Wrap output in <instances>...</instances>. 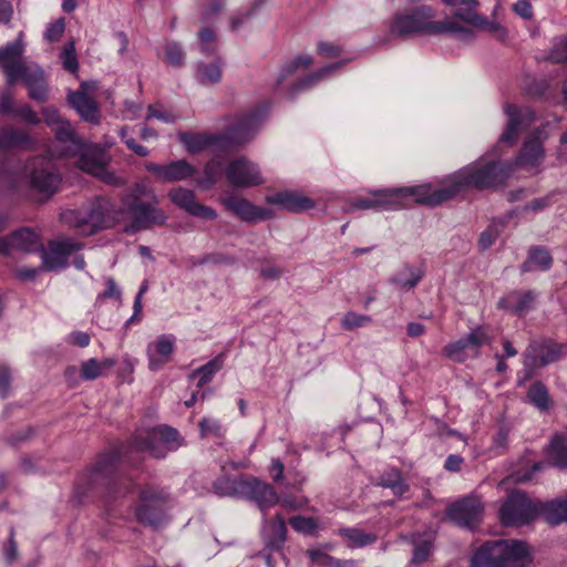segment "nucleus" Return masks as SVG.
<instances>
[{"label": "nucleus", "mask_w": 567, "mask_h": 567, "mask_svg": "<svg viewBox=\"0 0 567 567\" xmlns=\"http://www.w3.org/2000/svg\"><path fill=\"white\" fill-rule=\"evenodd\" d=\"M347 62H348V60H342V61H339V62L330 63L328 65L322 66L318 71H316V72H313V73H311V74H309V75L298 80L297 82H295L291 85L289 94H288L289 97L292 99L299 92L313 86L315 84H317L321 80H323L327 76H329L332 72H334L338 69H340Z\"/></svg>", "instance_id": "34"}, {"label": "nucleus", "mask_w": 567, "mask_h": 567, "mask_svg": "<svg viewBox=\"0 0 567 567\" xmlns=\"http://www.w3.org/2000/svg\"><path fill=\"white\" fill-rule=\"evenodd\" d=\"M527 398L529 402L539 410H546L548 408V392L546 386L540 382L532 384L527 392Z\"/></svg>", "instance_id": "47"}, {"label": "nucleus", "mask_w": 567, "mask_h": 567, "mask_svg": "<svg viewBox=\"0 0 567 567\" xmlns=\"http://www.w3.org/2000/svg\"><path fill=\"white\" fill-rule=\"evenodd\" d=\"M168 197L176 206L195 217L206 220H213L217 217L215 209L196 202L195 193L190 189L184 187L172 188Z\"/></svg>", "instance_id": "23"}, {"label": "nucleus", "mask_w": 567, "mask_h": 567, "mask_svg": "<svg viewBox=\"0 0 567 567\" xmlns=\"http://www.w3.org/2000/svg\"><path fill=\"white\" fill-rule=\"evenodd\" d=\"M372 318L368 315H360L354 311L347 312L341 319V327L344 330H353L370 324Z\"/></svg>", "instance_id": "51"}, {"label": "nucleus", "mask_w": 567, "mask_h": 567, "mask_svg": "<svg viewBox=\"0 0 567 567\" xmlns=\"http://www.w3.org/2000/svg\"><path fill=\"white\" fill-rule=\"evenodd\" d=\"M482 512L481 501L475 496H467L453 503L447 508L446 515L456 525L473 529L478 524Z\"/></svg>", "instance_id": "18"}, {"label": "nucleus", "mask_w": 567, "mask_h": 567, "mask_svg": "<svg viewBox=\"0 0 567 567\" xmlns=\"http://www.w3.org/2000/svg\"><path fill=\"white\" fill-rule=\"evenodd\" d=\"M433 550V543L430 539H420L413 542V554L411 564L420 565L425 563Z\"/></svg>", "instance_id": "48"}, {"label": "nucleus", "mask_w": 567, "mask_h": 567, "mask_svg": "<svg viewBox=\"0 0 567 567\" xmlns=\"http://www.w3.org/2000/svg\"><path fill=\"white\" fill-rule=\"evenodd\" d=\"M395 200L392 188L378 189L368 197H355L350 203L348 212L358 209L398 210V202Z\"/></svg>", "instance_id": "24"}, {"label": "nucleus", "mask_w": 567, "mask_h": 567, "mask_svg": "<svg viewBox=\"0 0 567 567\" xmlns=\"http://www.w3.org/2000/svg\"><path fill=\"white\" fill-rule=\"evenodd\" d=\"M539 515V503L535 504L526 494L512 492L499 509L501 522L505 526H522Z\"/></svg>", "instance_id": "10"}, {"label": "nucleus", "mask_w": 567, "mask_h": 567, "mask_svg": "<svg viewBox=\"0 0 567 567\" xmlns=\"http://www.w3.org/2000/svg\"><path fill=\"white\" fill-rule=\"evenodd\" d=\"M153 202L144 203L135 198L128 204V214L132 219V226L135 229H148L153 226H162L167 220L166 213L157 207L156 196H152Z\"/></svg>", "instance_id": "17"}, {"label": "nucleus", "mask_w": 567, "mask_h": 567, "mask_svg": "<svg viewBox=\"0 0 567 567\" xmlns=\"http://www.w3.org/2000/svg\"><path fill=\"white\" fill-rule=\"evenodd\" d=\"M83 245L71 238H62L49 244L48 250L42 251V265L45 270H59L68 266L69 256L81 250Z\"/></svg>", "instance_id": "20"}, {"label": "nucleus", "mask_w": 567, "mask_h": 567, "mask_svg": "<svg viewBox=\"0 0 567 567\" xmlns=\"http://www.w3.org/2000/svg\"><path fill=\"white\" fill-rule=\"evenodd\" d=\"M312 58L308 54H301L290 61H287L279 70L275 83V90H279L288 78L292 76L299 69H307L312 64Z\"/></svg>", "instance_id": "40"}, {"label": "nucleus", "mask_w": 567, "mask_h": 567, "mask_svg": "<svg viewBox=\"0 0 567 567\" xmlns=\"http://www.w3.org/2000/svg\"><path fill=\"white\" fill-rule=\"evenodd\" d=\"M39 235L31 228L23 227L7 237L0 238V254L8 255L13 250L22 252H35L42 250Z\"/></svg>", "instance_id": "21"}, {"label": "nucleus", "mask_w": 567, "mask_h": 567, "mask_svg": "<svg viewBox=\"0 0 567 567\" xmlns=\"http://www.w3.org/2000/svg\"><path fill=\"white\" fill-rule=\"evenodd\" d=\"M567 354V343L559 344L549 339L534 340L524 352L525 378L533 369L548 365Z\"/></svg>", "instance_id": "12"}, {"label": "nucleus", "mask_w": 567, "mask_h": 567, "mask_svg": "<svg viewBox=\"0 0 567 567\" xmlns=\"http://www.w3.org/2000/svg\"><path fill=\"white\" fill-rule=\"evenodd\" d=\"M64 28L65 25L62 19L51 22L44 32V38L50 42L58 41L63 34Z\"/></svg>", "instance_id": "60"}, {"label": "nucleus", "mask_w": 567, "mask_h": 567, "mask_svg": "<svg viewBox=\"0 0 567 567\" xmlns=\"http://www.w3.org/2000/svg\"><path fill=\"white\" fill-rule=\"evenodd\" d=\"M223 205L236 217L246 223L267 220L272 217L268 208L259 207L244 197L229 195L221 199Z\"/></svg>", "instance_id": "22"}, {"label": "nucleus", "mask_w": 567, "mask_h": 567, "mask_svg": "<svg viewBox=\"0 0 567 567\" xmlns=\"http://www.w3.org/2000/svg\"><path fill=\"white\" fill-rule=\"evenodd\" d=\"M221 367L223 360L220 357H216L206 364L194 370L190 377L193 379H197V388H202L212 381L213 377L221 369Z\"/></svg>", "instance_id": "45"}, {"label": "nucleus", "mask_w": 567, "mask_h": 567, "mask_svg": "<svg viewBox=\"0 0 567 567\" xmlns=\"http://www.w3.org/2000/svg\"><path fill=\"white\" fill-rule=\"evenodd\" d=\"M307 556L309 557L311 563L323 567H329L333 558V556L329 555L321 548H312L307 550Z\"/></svg>", "instance_id": "58"}, {"label": "nucleus", "mask_w": 567, "mask_h": 567, "mask_svg": "<svg viewBox=\"0 0 567 567\" xmlns=\"http://www.w3.org/2000/svg\"><path fill=\"white\" fill-rule=\"evenodd\" d=\"M198 427H199L200 437L219 439V437H223V435H224V427H223L221 423L219 422V420L214 419V417L204 416L198 422Z\"/></svg>", "instance_id": "46"}, {"label": "nucleus", "mask_w": 567, "mask_h": 567, "mask_svg": "<svg viewBox=\"0 0 567 567\" xmlns=\"http://www.w3.org/2000/svg\"><path fill=\"white\" fill-rule=\"evenodd\" d=\"M16 115L29 124L37 125L40 123V117L28 104H23L20 107H17Z\"/></svg>", "instance_id": "63"}, {"label": "nucleus", "mask_w": 567, "mask_h": 567, "mask_svg": "<svg viewBox=\"0 0 567 567\" xmlns=\"http://www.w3.org/2000/svg\"><path fill=\"white\" fill-rule=\"evenodd\" d=\"M221 171L220 163L216 159H213L208 162L205 165L204 168V181L199 182V185H202L205 188H209L216 183L217 176L219 175Z\"/></svg>", "instance_id": "55"}, {"label": "nucleus", "mask_w": 567, "mask_h": 567, "mask_svg": "<svg viewBox=\"0 0 567 567\" xmlns=\"http://www.w3.org/2000/svg\"><path fill=\"white\" fill-rule=\"evenodd\" d=\"M23 80L29 91V96L38 102H44L48 97V85L44 72L39 66H25L19 80Z\"/></svg>", "instance_id": "28"}, {"label": "nucleus", "mask_w": 567, "mask_h": 567, "mask_svg": "<svg viewBox=\"0 0 567 567\" xmlns=\"http://www.w3.org/2000/svg\"><path fill=\"white\" fill-rule=\"evenodd\" d=\"M24 173L30 178L31 188L47 197L53 195L61 183L55 163L47 156L32 158L24 167Z\"/></svg>", "instance_id": "9"}, {"label": "nucleus", "mask_w": 567, "mask_h": 567, "mask_svg": "<svg viewBox=\"0 0 567 567\" xmlns=\"http://www.w3.org/2000/svg\"><path fill=\"white\" fill-rule=\"evenodd\" d=\"M115 365V360L107 358L99 362L96 359H89L81 365L80 375L83 380L92 381L104 374L106 370H110Z\"/></svg>", "instance_id": "41"}, {"label": "nucleus", "mask_w": 567, "mask_h": 567, "mask_svg": "<svg viewBox=\"0 0 567 567\" xmlns=\"http://www.w3.org/2000/svg\"><path fill=\"white\" fill-rule=\"evenodd\" d=\"M536 298L537 295L533 290H514L501 298L497 307L523 317L534 308Z\"/></svg>", "instance_id": "27"}, {"label": "nucleus", "mask_w": 567, "mask_h": 567, "mask_svg": "<svg viewBox=\"0 0 567 567\" xmlns=\"http://www.w3.org/2000/svg\"><path fill=\"white\" fill-rule=\"evenodd\" d=\"M165 60L172 66H181L185 61V53L179 43L167 41L164 45Z\"/></svg>", "instance_id": "50"}, {"label": "nucleus", "mask_w": 567, "mask_h": 567, "mask_svg": "<svg viewBox=\"0 0 567 567\" xmlns=\"http://www.w3.org/2000/svg\"><path fill=\"white\" fill-rule=\"evenodd\" d=\"M52 131L58 143L61 145L63 155L75 156L85 148V142L75 133L69 121H65Z\"/></svg>", "instance_id": "29"}, {"label": "nucleus", "mask_w": 567, "mask_h": 567, "mask_svg": "<svg viewBox=\"0 0 567 567\" xmlns=\"http://www.w3.org/2000/svg\"><path fill=\"white\" fill-rule=\"evenodd\" d=\"M183 444L184 440L177 430L168 425L138 433L131 442L102 455L85 474V485L87 488L103 487L112 497L124 496L133 491L134 483L120 472L121 463L136 465L143 452L155 458H164Z\"/></svg>", "instance_id": "1"}, {"label": "nucleus", "mask_w": 567, "mask_h": 567, "mask_svg": "<svg viewBox=\"0 0 567 567\" xmlns=\"http://www.w3.org/2000/svg\"><path fill=\"white\" fill-rule=\"evenodd\" d=\"M423 271L413 266H406L401 272L391 278V282L400 289H413L423 278Z\"/></svg>", "instance_id": "44"}, {"label": "nucleus", "mask_w": 567, "mask_h": 567, "mask_svg": "<svg viewBox=\"0 0 567 567\" xmlns=\"http://www.w3.org/2000/svg\"><path fill=\"white\" fill-rule=\"evenodd\" d=\"M507 117L505 128L498 138V144L492 152H496L499 145L514 146L519 134L532 125L535 120L534 111L528 106H518L516 104L506 103L503 106Z\"/></svg>", "instance_id": "11"}, {"label": "nucleus", "mask_w": 567, "mask_h": 567, "mask_svg": "<svg viewBox=\"0 0 567 567\" xmlns=\"http://www.w3.org/2000/svg\"><path fill=\"white\" fill-rule=\"evenodd\" d=\"M196 169L186 159L171 162L166 165L164 182H178L192 177Z\"/></svg>", "instance_id": "43"}, {"label": "nucleus", "mask_w": 567, "mask_h": 567, "mask_svg": "<svg viewBox=\"0 0 567 567\" xmlns=\"http://www.w3.org/2000/svg\"><path fill=\"white\" fill-rule=\"evenodd\" d=\"M174 343L175 337L173 334H162L147 346L148 367L152 371L159 370L168 362L174 350Z\"/></svg>", "instance_id": "26"}, {"label": "nucleus", "mask_w": 567, "mask_h": 567, "mask_svg": "<svg viewBox=\"0 0 567 567\" xmlns=\"http://www.w3.org/2000/svg\"><path fill=\"white\" fill-rule=\"evenodd\" d=\"M264 549L260 556L266 561L267 567H275L274 554L282 556V547L287 537V527L285 519L277 515L272 520H265L261 528Z\"/></svg>", "instance_id": "14"}, {"label": "nucleus", "mask_w": 567, "mask_h": 567, "mask_svg": "<svg viewBox=\"0 0 567 567\" xmlns=\"http://www.w3.org/2000/svg\"><path fill=\"white\" fill-rule=\"evenodd\" d=\"M224 173L227 182L236 188H250L265 183L259 165L246 156L230 161Z\"/></svg>", "instance_id": "13"}, {"label": "nucleus", "mask_w": 567, "mask_h": 567, "mask_svg": "<svg viewBox=\"0 0 567 567\" xmlns=\"http://www.w3.org/2000/svg\"><path fill=\"white\" fill-rule=\"evenodd\" d=\"M43 118L45 123L53 130L54 127L61 125L66 120L61 116L59 111L54 107H44L42 110Z\"/></svg>", "instance_id": "61"}, {"label": "nucleus", "mask_w": 567, "mask_h": 567, "mask_svg": "<svg viewBox=\"0 0 567 567\" xmlns=\"http://www.w3.org/2000/svg\"><path fill=\"white\" fill-rule=\"evenodd\" d=\"M166 497L154 488H144L140 494V504L136 508L138 522L152 526L159 525L165 517Z\"/></svg>", "instance_id": "16"}, {"label": "nucleus", "mask_w": 567, "mask_h": 567, "mask_svg": "<svg viewBox=\"0 0 567 567\" xmlns=\"http://www.w3.org/2000/svg\"><path fill=\"white\" fill-rule=\"evenodd\" d=\"M75 156H79L76 164L81 171L106 179L105 166L101 156L93 153L86 144L85 148Z\"/></svg>", "instance_id": "37"}, {"label": "nucleus", "mask_w": 567, "mask_h": 567, "mask_svg": "<svg viewBox=\"0 0 567 567\" xmlns=\"http://www.w3.org/2000/svg\"><path fill=\"white\" fill-rule=\"evenodd\" d=\"M539 515L551 526L567 523V495L539 503Z\"/></svg>", "instance_id": "32"}, {"label": "nucleus", "mask_w": 567, "mask_h": 567, "mask_svg": "<svg viewBox=\"0 0 567 567\" xmlns=\"http://www.w3.org/2000/svg\"><path fill=\"white\" fill-rule=\"evenodd\" d=\"M265 115L264 110H255L241 115L221 134L181 132L178 133V140L189 153H199L212 146L219 148L241 146L255 137L265 120Z\"/></svg>", "instance_id": "2"}, {"label": "nucleus", "mask_w": 567, "mask_h": 567, "mask_svg": "<svg viewBox=\"0 0 567 567\" xmlns=\"http://www.w3.org/2000/svg\"><path fill=\"white\" fill-rule=\"evenodd\" d=\"M550 59L557 63L567 61V39L559 41L550 52Z\"/></svg>", "instance_id": "64"}, {"label": "nucleus", "mask_w": 567, "mask_h": 567, "mask_svg": "<svg viewBox=\"0 0 567 567\" xmlns=\"http://www.w3.org/2000/svg\"><path fill=\"white\" fill-rule=\"evenodd\" d=\"M221 66L220 59H216L210 63L200 62L197 64L196 78L204 85L215 84L221 79Z\"/></svg>", "instance_id": "42"}, {"label": "nucleus", "mask_w": 567, "mask_h": 567, "mask_svg": "<svg viewBox=\"0 0 567 567\" xmlns=\"http://www.w3.org/2000/svg\"><path fill=\"white\" fill-rule=\"evenodd\" d=\"M265 2L266 0H255L251 8H249L245 13L239 14L237 17H233L230 21L231 30H238L245 23V21H247L251 16H254L257 9L260 8Z\"/></svg>", "instance_id": "57"}, {"label": "nucleus", "mask_w": 567, "mask_h": 567, "mask_svg": "<svg viewBox=\"0 0 567 567\" xmlns=\"http://www.w3.org/2000/svg\"><path fill=\"white\" fill-rule=\"evenodd\" d=\"M199 48L204 54L210 55L216 51V37L210 29H203L198 33Z\"/></svg>", "instance_id": "54"}, {"label": "nucleus", "mask_w": 567, "mask_h": 567, "mask_svg": "<svg viewBox=\"0 0 567 567\" xmlns=\"http://www.w3.org/2000/svg\"><path fill=\"white\" fill-rule=\"evenodd\" d=\"M267 202L291 213H303L315 208V200L300 192L284 190L267 197Z\"/></svg>", "instance_id": "25"}, {"label": "nucleus", "mask_w": 567, "mask_h": 567, "mask_svg": "<svg viewBox=\"0 0 567 567\" xmlns=\"http://www.w3.org/2000/svg\"><path fill=\"white\" fill-rule=\"evenodd\" d=\"M68 101L84 121L92 124H99L100 110L95 101L86 93L71 92L68 95Z\"/></svg>", "instance_id": "31"}, {"label": "nucleus", "mask_w": 567, "mask_h": 567, "mask_svg": "<svg viewBox=\"0 0 567 567\" xmlns=\"http://www.w3.org/2000/svg\"><path fill=\"white\" fill-rule=\"evenodd\" d=\"M290 525L296 532L306 535L312 534L318 526L315 518L305 516H295L290 518Z\"/></svg>", "instance_id": "52"}, {"label": "nucleus", "mask_w": 567, "mask_h": 567, "mask_svg": "<svg viewBox=\"0 0 567 567\" xmlns=\"http://www.w3.org/2000/svg\"><path fill=\"white\" fill-rule=\"evenodd\" d=\"M532 555L522 540H488L471 558V567H527Z\"/></svg>", "instance_id": "4"}, {"label": "nucleus", "mask_w": 567, "mask_h": 567, "mask_svg": "<svg viewBox=\"0 0 567 567\" xmlns=\"http://www.w3.org/2000/svg\"><path fill=\"white\" fill-rule=\"evenodd\" d=\"M548 124L532 131L525 138L517 159L513 165L532 171L537 169L544 159L543 141L548 137Z\"/></svg>", "instance_id": "15"}, {"label": "nucleus", "mask_w": 567, "mask_h": 567, "mask_svg": "<svg viewBox=\"0 0 567 567\" xmlns=\"http://www.w3.org/2000/svg\"><path fill=\"white\" fill-rule=\"evenodd\" d=\"M442 354L455 362H464L467 358L471 357L468 351L465 349L464 342L461 339L446 344L442 349Z\"/></svg>", "instance_id": "49"}, {"label": "nucleus", "mask_w": 567, "mask_h": 567, "mask_svg": "<svg viewBox=\"0 0 567 567\" xmlns=\"http://www.w3.org/2000/svg\"><path fill=\"white\" fill-rule=\"evenodd\" d=\"M61 58H62L63 66L68 71L74 72L78 69V60L74 54L73 43H70L64 47Z\"/></svg>", "instance_id": "59"}, {"label": "nucleus", "mask_w": 567, "mask_h": 567, "mask_svg": "<svg viewBox=\"0 0 567 567\" xmlns=\"http://www.w3.org/2000/svg\"><path fill=\"white\" fill-rule=\"evenodd\" d=\"M393 197L398 202V209L410 205V202L435 207L457 194V187H453L449 179V185L442 188L433 189L430 185L408 186L392 188Z\"/></svg>", "instance_id": "8"}, {"label": "nucleus", "mask_w": 567, "mask_h": 567, "mask_svg": "<svg viewBox=\"0 0 567 567\" xmlns=\"http://www.w3.org/2000/svg\"><path fill=\"white\" fill-rule=\"evenodd\" d=\"M511 163L487 161L485 156L463 167L450 177L453 187H457V194L466 188L473 187L484 189L503 184L511 173Z\"/></svg>", "instance_id": "6"}, {"label": "nucleus", "mask_w": 567, "mask_h": 567, "mask_svg": "<svg viewBox=\"0 0 567 567\" xmlns=\"http://www.w3.org/2000/svg\"><path fill=\"white\" fill-rule=\"evenodd\" d=\"M23 52L22 33L19 34L17 40L8 42L4 47L0 48V64L6 74L8 85H13L27 66L18 60Z\"/></svg>", "instance_id": "19"}, {"label": "nucleus", "mask_w": 567, "mask_h": 567, "mask_svg": "<svg viewBox=\"0 0 567 567\" xmlns=\"http://www.w3.org/2000/svg\"><path fill=\"white\" fill-rule=\"evenodd\" d=\"M336 534L346 540L349 549L370 546L378 539L374 533H368L359 527H340Z\"/></svg>", "instance_id": "35"}, {"label": "nucleus", "mask_w": 567, "mask_h": 567, "mask_svg": "<svg viewBox=\"0 0 567 567\" xmlns=\"http://www.w3.org/2000/svg\"><path fill=\"white\" fill-rule=\"evenodd\" d=\"M435 10L431 6H420L412 11L396 13L391 22L390 32L398 37H408L415 33L423 34H453L457 40L472 43L475 32L452 19L433 21Z\"/></svg>", "instance_id": "3"}, {"label": "nucleus", "mask_w": 567, "mask_h": 567, "mask_svg": "<svg viewBox=\"0 0 567 567\" xmlns=\"http://www.w3.org/2000/svg\"><path fill=\"white\" fill-rule=\"evenodd\" d=\"M461 21L493 34L501 42H504L507 39L508 31L504 25L497 21L488 20L476 10H467L462 13Z\"/></svg>", "instance_id": "30"}, {"label": "nucleus", "mask_w": 567, "mask_h": 567, "mask_svg": "<svg viewBox=\"0 0 567 567\" xmlns=\"http://www.w3.org/2000/svg\"><path fill=\"white\" fill-rule=\"evenodd\" d=\"M34 145L35 141L23 130L13 126L0 130V150H31Z\"/></svg>", "instance_id": "33"}, {"label": "nucleus", "mask_w": 567, "mask_h": 567, "mask_svg": "<svg viewBox=\"0 0 567 567\" xmlns=\"http://www.w3.org/2000/svg\"><path fill=\"white\" fill-rule=\"evenodd\" d=\"M553 258L549 251L542 247H533L528 251V258L520 266L522 272L534 270L546 271L550 268Z\"/></svg>", "instance_id": "38"}, {"label": "nucleus", "mask_w": 567, "mask_h": 567, "mask_svg": "<svg viewBox=\"0 0 567 567\" xmlns=\"http://www.w3.org/2000/svg\"><path fill=\"white\" fill-rule=\"evenodd\" d=\"M461 340L464 342L465 349L468 353L471 352L472 357H478L480 349L484 344H489L492 337L484 327L477 326L465 337L461 338Z\"/></svg>", "instance_id": "39"}, {"label": "nucleus", "mask_w": 567, "mask_h": 567, "mask_svg": "<svg viewBox=\"0 0 567 567\" xmlns=\"http://www.w3.org/2000/svg\"><path fill=\"white\" fill-rule=\"evenodd\" d=\"M213 489L218 496L252 501L261 512H266L279 502V496L270 484L252 476H221L213 483Z\"/></svg>", "instance_id": "5"}, {"label": "nucleus", "mask_w": 567, "mask_h": 567, "mask_svg": "<svg viewBox=\"0 0 567 567\" xmlns=\"http://www.w3.org/2000/svg\"><path fill=\"white\" fill-rule=\"evenodd\" d=\"M377 485L391 489L393 495L399 497L408 493L410 488L408 482L403 478L402 472L396 467L384 468L379 476Z\"/></svg>", "instance_id": "36"}, {"label": "nucleus", "mask_w": 567, "mask_h": 567, "mask_svg": "<svg viewBox=\"0 0 567 567\" xmlns=\"http://www.w3.org/2000/svg\"><path fill=\"white\" fill-rule=\"evenodd\" d=\"M444 4L449 7L457 8L454 12V18L456 19L460 24L461 22V14L466 12L467 10H476L478 7L477 0H441Z\"/></svg>", "instance_id": "53"}, {"label": "nucleus", "mask_w": 567, "mask_h": 567, "mask_svg": "<svg viewBox=\"0 0 567 567\" xmlns=\"http://www.w3.org/2000/svg\"><path fill=\"white\" fill-rule=\"evenodd\" d=\"M497 237V228L495 226H489L481 234L478 245L483 250L488 249L495 243Z\"/></svg>", "instance_id": "62"}, {"label": "nucleus", "mask_w": 567, "mask_h": 567, "mask_svg": "<svg viewBox=\"0 0 567 567\" xmlns=\"http://www.w3.org/2000/svg\"><path fill=\"white\" fill-rule=\"evenodd\" d=\"M233 265L235 264V257L224 254H208L199 258L197 261H194L193 265Z\"/></svg>", "instance_id": "56"}, {"label": "nucleus", "mask_w": 567, "mask_h": 567, "mask_svg": "<svg viewBox=\"0 0 567 567\" xmlns=\"http://www.w3.org/2000/svg\"><path fill=\"white\" fill-rule=\"evenodd\" d=\"M112 205L104 197H96L89 208L83 210L69 209L61 214V220L79 234L90 236L100 229L112 226Z\"/></svg>", "instance_id": "7"}]
</instances>
